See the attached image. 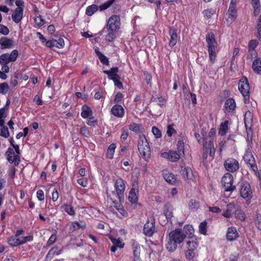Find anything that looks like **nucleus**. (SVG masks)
Segmentation results:
<instances>
[{"mask_svg":"<svg viewBox=\"0 0 261 261\" xmlns=\"http://www.w3.org/2000/svg\"><path fill=\"white\" fill-rule=\"evenodd\" d=\"M114 188L115 191L106 190L108 202H109V200H117V199L119 200V202H121L124 199V193L125 190L124 180L122 178L116 179L114 183Z\"/></svg>","mask_w":261,"mask_h":261,"instance_id":"1","label":"nucleus"},{"mask_svg":"<svg viewBox=\"0 0 261 261\" xmlns=\"http://www.w3.org/2000/svg\"><path fill=\"white\" fill-rule=\"evenodd\" d=\"M205 40L207 43L208 57L211 64H214L217 59V48L218 43L214 33H208L206 35Z\"/></svg>","mask_w":261,"mask_h":261,"instance_id":"2","label":"nucleus"},{"mask_svg":"<svg viewBox=\"0 0 261 261\" xmlns=\"http://www.w3.org/2000/svg\"><path fill=\"white\" fill-rule=\"evenodd\" d=\"M138 149L141 157L148 162L151 158V151L149 143L144 135L139 136Z\"/></svg>","mask_w":261,"mask_h":261,"instance_id":"3","label":"nucleus"},{"mask_svg":"<svg viewBox=\"0 0 261 261\" xmlns=\"http://www.w3.org/2000/svg\"><path fill=\"white\" fill-rule=\"evenodd\" d=\"M216 130L215 128L210 129L208 137L206 135H202V146L203 148L210 150V155L214 158L215 154L216 149L214 146V140L216 136Z\"/></svg>","mask_w":261,"mask_h":261,"instance_id":"4","label":"nucleus"},{"mask_svg":"<svg viewBox=\"0 0 261 261\" xmlns=\"http://www.w3.org/2000/svg\"><path fill=\"white\" fill-rule=\"evenodd\" d=\"M248 141L249 144L248 145V148L246 150L243 156V159L247 167L251 171L256 173L257 171V166L251 151V146L250 144H252V139H251L250 140L248 139Z\"/></svg>","mask_w":261,"mask_h":261,"instance_id":"5","label":"nucleus"},{"mask_svg":"<svg viewBox=\"0 0 261 261\" xmlns=\"http://www.w3.org/2000/svg\"><path fill=\"white\" fill-rule=\"evenodd\" d=\"M238 89L244 97V102L245 104L250 101V85L246 76H243L239 81Z\"/></svg>","mask_w":261,"mask_h":261,"instance_id":"6","label":"nucleus"},{"mask_svg":"<svg viewBox=\"0 0 261 261\" xmlns=\"http://www.w3.org/2000/svg\"><path fill=\"white\" fill-rule=\"evenodd\" d=\"M116 0H108L99 6L95 4H93L88 6L86 9V14L88 16H91L95 13H96L98 10L100 11H105L109 8Z\"/></svg>","mask_w":261,"mask_h":261,"instance_id":"7","label":"nucleus"},{"mask_svg":"<svg viewBox=\"0 0 261 261\" xmlns=\"http://www.w3.org/2000/svg\"><path fill=\"white\" fill-rule=\"evenodd\" d=\"M143 233L148 237H151L157 232L155 220L153 216L148 217L143 229Z\"/></svg>","mask_w":261,"mask_h":261,"instance_id":"8","label":"nucleus"},{"mask_svg":"<svg viewBox=\"0 0 261 261\" xmlns=\"http://www.w3.org/2000/svg\"><path fill=\"white\" fill-rule=\"evenodd\" d=\"M120 25L121 20L120 16L117 15H113L108 19L103 30L105 29H113L118 31L120 28Z\"/></svg>","mask_w":261,"mask_h":261,"instance_id":"9","label":"nucleus"},{"mask_svg":"<svg viewBox=\"0 0 261 261\" xmlns=\"http://www.w3.org/2000/svg\"><path fill=\"white\" fill-rule=\"evenodd\" d=\"M187 250L185 252V257L188 260H193L196 254L198 244L195 241L187 242Z\"/></svg>","mask_w":261,"mask_h":261,"instance_id":"10","label":"nucleus"},{"mask_svg":"<svg viewBox=\"0 0 261 261\" xmlns=\"http://www.w3.org/2000/svg\"><path fill=\"white\" fill-rule=\"evenodd\" d=\"M233 182V176L229 172L226 173L222 178V183L226 192H231L236 189V187L232 185Z\"/></svg>","mask_w":261,"mask_h":261,"instance_id":"11","label":"nucleus"},{"mask_svg":"<svg viewBox=\"0 0 261 261\" xmlns=\"http://www.w3.org/2000/svg\"><path fill=\"white\" fill-rule=\"evenodd\" d=\"M224 167L229 173H234L239 170L240 164L236 159L229 158L224 161Z\"/></svg>","mask_w":261,"mask_h":261,"instance_id":"12","label":"nucleus"},{"mask_svg":"<svg viewBox=\"0 0 261 261\" xmlns=\"http://www.w3.org/2000/svg\"><path fill=\"white\" fill-rule=\"evenodd\" d=\"M240 192V195L242 198L248 199L246 201V203L249 204L250 203L249 200L252 197V192L251 189V186L248 182L245 181L242 183Z\"/></svg>","mask_w":261,"mask_h":261,"instance_id":"13","label":"nucleus"},{"mask_svg":"<svg viewBox=\"0 0 261 261\" xmlns=\"http://www.w3.org/2000/svg\"><path fill=\"white\" fill-rule=\"evenodd\" d=\"M169 237L177 244H180L186 238V234L182 232L181 229L176 228L170 232Z\"/></svg>","mask_w":261,"mask_h":261,"instance_id":"14","label":"nucleus"},{"mask_svg":"<svg viewBox=\"0 0 261 261\" xmlns=\"http://www.w3.org/2000/svg\"><path fill=\"white\" fill-rule=\"evenodd\" d=\"M7 160L10 163H14L15 166H18L20 162V156L15 154L13 148L9 147L6 152Z\"/></svg>","mask_w":261,"mask_h":261,"instance_id":"15","label":"nucleus"},{"mask_svg":"<svg viewBox=\"0 0 261 261\" xmlns=\"http://www.w3.org/2000/svg\"><path fill=\"white\" fill-rule=\"evenodd\" d=\"M237 107L236 102L234 98H229L224 103L223 111L226 115L234 113Z\"/></svg>","mask_w":261,"mask_h":261,"instance_id":"16","label":"nucleus"},{"mask_svg":"<svg viewBox=\"0 0 261 261\" xmlns=\"http://www.w3.org/2000/svg\"><path fill=\"white\" fill-rule=\"evenodd\" d=\"M180 173L187 182L193 181L195 178L193 171L190 167L181 166Z\"/></svg>","mask_w":261,"mask_h":261,"instance_id":"17","label":"nucleus"},{"mask_svg":"<svg viewBox=\"0 0 261 261\" xmlns=\"http://www.w3.org/2000/svg\"><path fill=\"white\" fill-rule=\"evenodd\" d=\"M122 202L118 201L117 200H109V202L110 203L111 206H113L116 210H117L118 212L120 213V218L125 217L128 216L127 212L124 208L123 205H122Z\"/></svg>","mask_w":261,"mask_h":261,"instance_id":"18","label":"nucleus"},{"mask_svg":"<svg viewBox=\"0 0 261 261\" xmlns=\"http://www.w3.org/2000/svg\"><path fill=\"white\" fill-rule=\"evenodd\" d=\"M161 156L172 162H177L181 156L177 151L174 150L163 152L161 154Z\"/></svg>","mask_w":261,"mask_h":261,"instance_id":"19","label":"nucleus"},{"mask_svg":"<svg viewBox=\"0 0 261 261\" xmlns=\"http://www.w3.org/2000/svg\"><path fill=\"white\" fill-rule=\"evenodd\" d=\"M132 249L133 253V261H142L140 257V245L135 240L132 241Z\"/></svg>","mask_w":261,"mask_h":261,"instance_id":"20","label":"nucleus"},{"mask_svg":"<svg viewBox=\"0 0 261 261\" xmlns=\"http://www.w3.org/2000/svg\"><path fill=\"white\" fill-rule=\"evenodd\" d=\"M163 176L164 179L171 185H175L178 183L176 176L168 170L163 171Z\"/></svg>","mask_w":261,"mask_h":261,"instance_id":"21","label":"nucleus"},{"mask_svg":"<svg viewBox=\"0 0 261 261\" xmlns=\"http://www.w3.org/2000/svg\"><path fill=\"white\" fill-rule=\"evenodd\" d=\"M173 207L172 204L169 202L166 203L163 206V214L165 216L167 221L171 223V219L173 217Z\"/></svg>","mask_w":261,"mask_h":261,"instance_id":"22","label":"nucleus"},{"mask_svg":"<svg viewBox=\"0 0 261 261\" xmlns=\"http://www.w3.org/2000/svg\"><path fill=\"white\" fill-rule=\"evenodd\" d=\"M111 113L117 118H121L124 116L125 110L120 105L115 104L111 108Z\"/></svg>","mask_w":261,"mask_h":261,"instance_id":"23","label":"nucleus"},{"mask_svg":"<svg viewBox=\"0 0 261 261\" xmlns=\"http://www.w3.org/2000/svg\"><path fill=\"white\" fill-rule=\"evenodd\" d=\"M169 35L170 36L169 45L172 48L176 44L177 42L178 36L177 30L174 28H170L169 30Z\"/></svg>","mask_w":261,"mask_h":261,"instance_id":"24","label":"nucleus"},{"mask_svg":"<svg viewBox=\"0 0 261 261\" xmlns=\"http://www.w3.org/2000/svg\"><path fill=\"white\" fill-rule=\"evenodd\" d=\"M239 236L237 228L235 227H228L226 233V239L229 241L236 240Z\"/></svg>","mask_w":261,"mask_h":261,"instance_id":"25","label":"nucleus"},{"mask_svg":"<svg viewBox=\"0 0 261 261\" xmlns=\"http://www.w3.org/2000/svg\"><path fill=\"white\" fill-rule=\"evenodd\" d=\"M81 115L84 119L88 118L90 119H94L93 111L91 108L87 105H84L82 107Z\"/></svg>","mask_w":261,"mask_h":261,"instance_id":"26","label":"nucleus"},{"mask_svg":"<svg viewBox=\"0 0 261 261\" xmlns=\"http://www.w3.org/2000/svg\"><path fill=\"white\" fill-rule=\"evenodd\" d=\"M227 16L226 21L229 23L233 22L237 17V10L236 8L229 7L228 11L226 13Z\"/></svg>","mask_w":261,"mask_h":261,"instance_id":"27","label":"nucleus"},{"mask_svg":"<svg viewBox=\"0 0 261 261\" xmlns=\"http://www.w3.org/2000/svg\"><path fill=\"white\" fill-rule=\"evenodd\" d=\"M23 10L16 8L12 14V18L13 21L16 23L20 22L23 17Z\"/></svg>","mask_w":261,"mask_h":261,"instance_id":"28","label":"nucleus"},{"mask_svg":"<svg viewBox=\"0 0 261 261\" xmlns=\"http://www.w3.org/2000/svg\"><path fill=\"white\" fill-rule=\"evenodd\" d=\"M62 251V249H59L57 246H55L49 250L46 255V258L50 260L54 256L61 254Z\"/></svg>","mask_w":261,"mask_h":261,"instance_id":"29","label":"nucleus"},{"mask_svg":"<svg viewBox=\"0 0 261 261\" xmlns=\"http://www.w3.org/2000/svg\"><path fill=\"white\" fill-rule=\"evenodd\" d=\"M118 67L116 66L112 67L109 70H104L103 72L108 75L110 80H112L113 78H120V76L118 74Z\"/></svg>","mask_w":261,"mask_h":261,"instance_id":"30","label":"nucleus"},{"mask_svg":"<svg viewBox=\"0 0 261 261\" xmlns=\"http://www.w3.org/2000/svg\"><path fill=\"white\" fill-rule=\"evenodd\" d=\"M229 121L227 120L221 122L218 128V134L221 136H224L228 131Z\"/></svg>","mask_w":261,"mask_h":261,"instance_id":"31","label":"nucleus"},{"mask_svg":"<svg viewBox=\"0 0 261 261\" xmlns=\"http://www.w3.org/2000/svg\"><path fill=\"white\" fill-rule=\"evenodd\" d=\"M1 49L10 48L13 45V41L7 37H2L0 39Z\"/></svg>","mask_w":261,"mask_h":261,"instance_id":"32","label":"nucleus"},{"mask_svg":"<svg viewBox=\"0 0 261 261\" xmlns=\"http://www.w3.org/2000/svg\"><path fill=\"white\" fill-rule=\"evenodd\" d=\"M252 68L253 71L259 75L261 74V58H255L252 62Z\"/></svg>","mask_w":261,"mask_h":261,"instance_id":"33","label":"nucleus"},{"mask_svg":"<svg viewBox=\"0 0 261 261\" xmlns=\"http://www.w3.org/2000/svg\"><path fill=\"white\" fill-rule=\"evenodd\" d=\"M108 34L106 35L105 40L108 42H113L117 37L118 31H115L113 29H106Z\"/></svg>","mask_w":261,"mask_h":261,"instance_id":"34","label":"nucleus"},{"mask_svg":"<svg viewBox=\"0 0 261 261\" xmlns=\"http://www.w3.org/2000/svg\"><path fill=\"white\" fill-rule=\"evenodd\" d=\"M251 4L253 9V15L256 17L260 12V4L259 0H251Z\"/></svg>","mask_w":261,"mask_h":261,"instance_id":"35","label":"nucleus"},{"mask_svg":"<svg viewBox=\"0 0 261 261\" xmlns=\"http://www.w3.org/2000/svg\"><path fill=\"white\" fill-rule=\"evenodd\" d=\"M235 209V205L233 203H229L226 205V209L223 212L222 215L226 218H230L232 216V213Z\"/></svg>","mask_w":261,"mask_h":261,"instance_id":"36","label":"nucleus"},{"mask_svg":"<svg viewBox=\"0 0 261 261\" xmlns=\"http://www.w3.org/2000/svg\"><path fill=\"white\" fill-rule=\"evenodd\" d=\"M116 148V143H113L109 145L106 153V157L107 159L110 160L113 159Z\"/></svg>","mask_w":261,"mask_h":261,"instance_id":"37","label":"nucleus"},{"mask_svg":"<svg viewBox=\"0 0 261 261\" xmlns=\"http://www.w3.org/2000/svg\"><path fill=\"white\" fill-rule=\"evenodd\" d=\"M177 244H178L176 242L174 241L169 237L167 243L166 245V248L168 251L173 252L176 249Z\"/></svg>","mask_w":261,"mask_h":261,"instance_id":"38","label":"nucleus"},{"mask_svg":"<svg viewBox=\"0 0 261 261\" xmlns=\"http://www.w3.org/2000/svg\"><path fill=\"white\" fill-rule=\"evenodd\" d=\"M95 53L98 57V59L100 61V62L103 64L106 65H109V59L104 55L102 53H101L98 48H96L95 49Z\"/></svg>","mask_w":261,"mask_h":261,"instance_id":"39","label":"nucleus"},{"mask_svg":"<svg viewBox=\"0 0 261 261\" xmlns=\"http://www.w3.org/2000/svg\"><path fill=\"white\" fill-rule=\"evenodd\" d=\"M182 230V232L186 234V237L188 236L189 238H192L194 236V229L192 225H185Z\"/></svg>","mask_w":261,"mask_h":261,"instance_id":"40","label":"nucleus"},{"mask_svg":"<svg viewBox=\"0 0 261 261\" xmlns=\"http://www.w3.org/2000/svg\"><path fill=\"white\" fill-rule=\"evenodd\" d=\"M255 29L256 31L255 33V36L261 43V14L258 17L257 23L255 26Z\"/></svg>","mask_w":261,"mask_h":261,"instance_id":"41","label":"nucleus"},{"mask_svg":"<svg viewBox=\"0 0 261 261\" xmlns=\"http://www.w3.org/2000/svg\"><path fill=\"white\" fill-rule=\"evenodd\" d=\"M139 192L130 190L128 193V201L132 204H137L138 201Z\"/></svg>","mask_w":261,"mask_h":261,"instance_id":"42","label":"nucleus"},{"mask_svg":"<svg viewBox=\"0 0 261 261\" xmlns=\"http://www.w3.org/2000/svg\"><path fill=\"white\" fill-rule=\"evenodd\" d=\"M16 236H11L8 240V243L11 247H17L20 245V239Z\"/></svg>","mask_w":261,"mask_h":261,"instance_id":"43","label":"nucleus"},{"mask_svg":"<svg viewBox=\"0 0 261 261\" xmlns=\"http://www.w3.org/2000/svg\"><path fill=\"white\" fill-rule=\"evenodd\" d=\"M199 232L200 234L206 236L207 234V222L206 220H204L202 222H201L198 226Z\"/></svg>","mask_w":261,"mask_h":261,"instance_id":"44","label":"nucleus"},{"mask_svg":"<svg viewBox=\"0 0 261 261\" xmlns=\"http://www.w3.org/2000/svg\"><path fill=\"white\" fill-rule=\"evenodd\" d=\"M61 208L70 216L75 215V212L72 205L64 204L61 206Z\"/></svg>","mask_w":261,"mask_h":261,"instance_id":"45","label":"nucleus"},{"mask_svg":"<svg viewBox=\"0 0 261 261\" xmlns=\"http://www.w3.org/2000/svg\"><path fill=\"white\" fill-rule=\"evenodd\" d=\"M34 21L39 27L43 26L45 23V20L43 19L42 16L38 13L35 15Z\"/></svg>","mask_w":261,"mask_h":261,"instance_id":"46","label":"nucleus"},{"mask_svg":"<svg viewBox=\"0 0 261 261\" xmlns=\"http://www.w3.org/2000/svg\"><path fill=\"white\" fill-rule=\"evenodd\" d=\"M151 100L152 101L156 102L158 103V105H159L161 107H163L164 106L166 102V99L163 97V96H160V97H152L151 98Z\"/></svg>","mask_w":261,"mask_h":261,"instance_id":"47","label":"nucleus"},{"mask_svg":"<svg viewBox=\"0 0 261 261\" xmlns=\"http://www.w3.org/2000/svg\"><path fill=\"white\" fill-rule=\"evenodd\" d=\"M199 207V202L194 200V199H191L189 203V210L191 211H196L197 210Z\"/></svg>","mask_w":261,"mask_h":261,"instance_id":"48","label":"nucleus"},{"mask_svg":"<svg viewBox=\"0 0 261 261\" xmlns=\"http://www.w3.org/2000/svg\"><path fill=\"white\" fill-rule=\"evenodd\" d=\"M259 41L257 39L250 40L248 44V49L255 50V48L259 44Z\"/></svg>","mask_w":261,"mask_h":261,"instance_id":"49","label":"nucleus"},{"mask_svg":"<svg viewBox=\"0 0 261 261\" xmlns=\"http://www.w3.org/2000/svg\"><path fill=\"white\" fill-rule=\"evenodd\" d=\"M253 121V116L250 111H247L244 115V123L245 126L247 127V123H251Z\"/></svg>","mask_w":261,"mask_h":261,"instance_id":"50","label":"nucleus"},{"mask_svg":"<svg viewBox=\"0 0 261 261\" xmlns=\"http://www.w3.org/2000/svg\"><path fill=\"white\" fill-rule=\"evenodd\" d=\"M177 153L180 155L184 154L185 144L182 140H179L177 143Z\"/></svg>","mask_w":261,"mask_h":261,"instance_id":"51","label":"nucleus"},{"mask_svg":"<svg viewBox=\"0 0 261 261\" xmlns=\"http://www.w3.org/2000/svg\"><path fill=\"white\" fill-rule=\"evenodd\" d=\"M11 62L9 57V54L5 53L0 56V64H8Z\"/></svg>","mask_w":261,"mask_h":261,"instance_id":"52","label":"nucleus"},{"mask_svg":"<svg viewBox=\"0 0 261 261\" xmlns=\"http://www.w3.org/2000/svg\"><path fill=\"white\" fill-rule=\"evenodd\" d=\"M234 215L236 218L241 221H244L246 219V215L245 213L241 210H237L235 211Z\"/></svg>","mask_w":261,"mask_h":261,"instance_id":"53","label":"nucleus"},{"mask_svg":"<svg viewBox=\"0 0 261 261\" xmlns=\"http://www.w3.org/2000/svg\"><path fill=\"white\" fill-rule=\"evenodd\" d=\"M258 58L257 53L256 50L248 49V53L246 56L247 60H252L253 58Z\"/></svg>","mask_w":261,"mask_h":261,"instance_id":"54","label":"nucleus"},{"mask_svg":"<svg viewBox=\"0 0 261 261\" xmlns=\"http://www.w3.org/2000/svg\"><path fill=\"white\" fill-rule=\"evenodd\" d=\"M112 243H113V245H115L116 246H117L118 247L120 248H123L124 247V244L122 243L120 239L119 238L116 239L113 237H110V238Z\"/></svg>","mask_w":261,"mask_h":261,"instance_id":"55","label":"nucleus"},{"mask_svg":"<svg viewBox=\"0 0 261 261\" xmlns=\"http://www.w3.org/2000/svg\"><path fill=\"white\" fill-rule=\"evenodd\" d=\"M140 127L141 125L140 124H138L135 122H132L128 126L129 129L136 133H138L140 132Z\"/></svg>","mask_w":261,"mask_h":261,"instance_id":"56","label":"nucleus"},{"mask_svg":"<svg viewBox=\"0 0 261 261\" xmlns=\"http://www.w3.org/2000/svg\"><path fill=\"white\" fill-rule=\"evenodd\" d=\"M215 12L216 11L215 9L211 8L204 10L203 12V14L205 17L207 19H210L215 13Z\"/></svg>","mask_w":261,"mask_h":261,"instance_id":"57","label":"nucleus"},{"mask_svg":"<svg viewBox=\"0 0 261 261\" xmlns=\"http://www.w3.org/2000/svg\"><path fill=\"white\" fill-rule=\"evenodd\" d=\"M80 133L83 136L87 138L89 137L91 135V133L88 130V127L85 125L81 127Z\"/></svg>","mask_w":261,"mask_h":261,"instance_id":"58","label":"nucleus"},{"mask_svg":"<svg viewBox=\"0 0 261 261\" xmlns=\"http://www.w3.org/2000/svg\"><path fill=\"white\" fill-rule=\"evenodd\" d=\"M124 98V95L120 92L116 93L114 96V102L116 104L121 103Z\"/></svg>","mask_w":261,"mask_h":261,"instance_id":"59","label":"nucleus"},{"mask_svg":"<svg viewBox=\"0 0 261 261\" xmlns=\"http://www.w3.org/2000/svg\"><path fill=\"white\" fill-rule=\"evenodd\" d=\"M151 132L155 138L159 139L162 137V133L160 129L156 126H153L152 127Z\"/></svg>","mask_w":261,"mask_h":261,"instance_id":"60","label":"nucleus"},{"mask_svg":"<svg viewBox=\"0 0 261 261\" xmlns=\"http://www.w3.org/2000/svg\"><path fill=\"white\" fill-rule=\"evenodd\" d=\"M9 90V87L7 83L0 84V93L3 94H6Z\"/></svg>","mask_w":261,"mask_h":261,"instance_id":"61","label":"nucleus"},{"mask_svg":"<svg viewBox=\"0 0 261 261\" xmlns=\"http://www.w3.org/2000/svg\"><path fill=\"white\" fill-rule=\"evenodd\" d=\"M0 135L6 138H7L9 137V132L8 127L4 125L1 127Z\"/></svg>","mask_w":261,"mask_h":261,"instance_id":"62","label":"nucleus"},{"mask_svg":"<svg viewBox=\"0 0 261 261\" xmlns=\"http://www.w3.org/2000/svg\"><path fill=\"white\" fill-rule=\"evenodd\" d=\"M80 223L77 221H74L71 223L69 228V232H73L75 230L80 229Z\"/></svg>","mask_w":261,"mask_h":261,"instance_id":"63","label":"nucleus"},{"mask_svg":"<svg viewBox=\"0 0 261 261\" xmlns=\"http://www.w3.org/2000/svg\"><path fill=\"white\" fill-rule=\"evenodd\" d=\"M57 240V234L56 233L52 234L51 236L49 237L48 241H47L46 245L47 246H50L53 245L56 242Z\"/></svg>","mask_w":261,"mask_h":261,"instance_id":"64","label":"nucleus"}]
</instances>
